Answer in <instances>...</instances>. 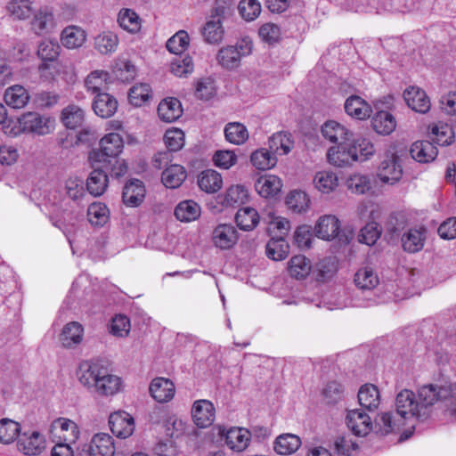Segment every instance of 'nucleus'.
Segmentation results:
<instances>
[{"label":"nucleus","instance_id":"obj_1","mask_svg":"<svg viewBox=\"0 0 456 456\" xmlns=\"http://www.w3.org/2000/svg\"><path fill=\"white\" fill-rule=\"evenodd\" d=\"M79 384L90 394L99 396H112L121 389V379L109 371L99 360H84L76 370Z\"/></svg>","mask_w":456,"mask_h":456},{"label":"nucleus","instance_id":"obj_2","mask_svg":"<svg viewBox=\"0 0 456 456\" xmlns=\"http://www.w3.org/2000/svg\"><path fill=\"white\" fill-rule=\"evenodd\" d=\"M124 142L120 134L110 133L103 136L100 141V149L93 151L90 158L98 164H103L105 167L111 165V161L122 152Z\"/></svg>","mask_w":456,"mask_h":456},{"label":"nucleus","instance_id":"obj_3","mask_svg":"<svg viewBox=\"0 0 456 456\" xmlns=\"http://www.w3.org/2000/svg\"><path fill=\"white\" fill-rule=\"evenodd\" d=\"M252 41L248 37L239 40L235 45H228L218 51L216 59L224 69H233L239 67L240 59L251 53Z\"/></svg>","mask_w":456,"mask_h":456},{"label":"nucleus","instance_id":"obj_4","mask_svg":"<svg viewBox=\"0 0 456 456\" xmlns=\"http://www.w3.org/2000/svg\"><path fill=\"white\" fill-rule=\"evenodd\" d=\"M417 400L420 409L422 420L429 416L433 405L450 397V387H438L437 385H425L418 390Z\"/></svg>","mask_w":456,"mask_h":456},{"label":"nucleus","instance_id":"obj_5","mask_svg":"<svg viewBox=\"0 0 456 456\" xmlns=\"http://www.w3.org/2000/svg\"><path fill=\"white\" fill-rule=\"evenodd\" d=\"M377 175L381 182L394 184L403 175L401 159L394 150L385 152L378 167Z\"/></svg>","mask_w":456,"mask_h":456},{"label":"nucleus","instance_id":"obj_6","mask_svg":"<svg viewBox=\"0 0 456 456\" xmlns=\"http://www.w3.org/2000/svg\"><path fill=\"white\" fill-rule=\"evenodd\" d=\"M354 281L356 287L361 289L362 296L367 293L370 295L364 297L362 303H359V306L368 307L378 303V298L372 293V289L379 284V280L370 267H363L359 269L354 274Z\"/></svg>","mask_w":456,"mask_h":456},{"label":"nucleus","instance_id":"obj_7","mask_svg":"<svg viewBox=\"0 0 456 456\" xmlns=\"http://www.w3.org/2000/svg\"><path fill=\"white\" fill-rule=\"evenodd\" d=\"M395 414L403 420L415 417L422 419L416 395L409 389H403L395 398Z\"/></svg>","mask_w":456,"mask_h":456},{"label":"nucleus","instance_id":"obj_8","mask_svg":"<svg viewBox=\"0 0 456 456\" xmlns=\"http://www.w3.org/2000/svg\"><path fill=\"white\" fill-rule=\"evenodd\" d=\"M329 162L336 167H345L359 160L357 147L352 142L330 147L327 153Z\"/></svg>","mask_w":456,"mask_h":456},{"label":"nucleus","instance_id":"obj_9","mask_svg":"<svg viewBox=\"0 0 456 456\" xmlns=\"http://www.w3.org/2000/svg\"><path fill=\"white\" fill-rule=\"evenodd\" d=\"M109 425L112 434L122 439L130 436L134 430V418L123 411L111 413L109 418Z\"/></svg>","mask_w":456,"mask_h":456},{"label":"nucleus","instance_id":"obj_10","mask_svg":"<svg viewBox=\"0 0 456 456\" xmlns=\"http://www.w3.org/2000/svg\"><path fill=\"white\" fill-rule=\"evenodd\" d=\"M114 446L111 436L102 433L95 435L90 444L82 448V456H113Z\"/></svg>","mask_w":456,"mask_h":456},{"label":"nucleus","instance_id":"obj_11","mask_svg":"<svg viewBox=\"0 0 456 456\" xmlns=\"http://www.w3.org/2000/svg\"><path fill=\"white\" fill-rule=\"evenodd\" d=\"M218 434L224 438V442L229 448L237 452H241L247 448L251 436L248 429L236 427L228 430L218 427Z\"/></svg>","mask_w":456,"mask_h":456},{"label":"nucleus","instance_id":"obj_12","mask_svg":"<svg viewBox=\"0 0 456 456\" xmlns=\"http://www.w3.org/2000/svg\"><path fill=\"white\" fill-rule=\"evenodd\" d=\"M19 123L23 131L34 133L38 135H45L51 132V120L36 112L24 113L20 118Z\"/></svg>","mask_w":456,"mask_h":456},{"label":"nucleus","instance_id":"obj_13","mask_svg":"<svg viewBox=\"0 0 456 456\" xmlns=\"http://www.w3.org/2000/svg\"><path fill=\"white\" fill-rule=\"evenodd\" d=\"M103 167H105L103 164H98L96 161H93V171L86 180L87 191L94 197L103 194L108 187V175Z\"/></svg>","mask_w":456,"mask_h":456},{"label":"nucleus","instance_id":"obj_14","mask_svg":"<svg viewBox=\"0 0 456 456\" xmlns=\"http://www.w3.org/2000/svg\"><path fill=\"white\" fill-rule=\"evenodd\" d=\"M215 407L208 400L196 401L191 409L193 422L200 428L209 427L215 419Z\"/></svg>","mask_w":456,"mask_h":456},{"label":"nucleus","instance_id":"obj_15","mask_svg":"<svg viewBox=\"0 0 456 456\" xmlns=\"http://www.w3.org/2000/svg\"><path fill=\"white\" fill-rule=\"evenodd\" d=\"M403 99L412 110L426 113L429 110L431 103L425 91L416 86H409L403 92Z\"/></svg>","mask_w":456,"mask_h":456},{"label":"nucleus","instance_id":"obj_16","mask_svg":"<svg viewBox=\"0 0 456 456\" xmlns=\"http://www.w3.org/2000/svg\"><path fill=\"white\" fill-rule=\"evenodd\" d=\"M321 131L325 139L337 145L351 141L352 133L335 120L326 121L322 126Z\"/></svg>","mask_w":456,"mask_h":456},{"label":"nucleus","instance_id":"obj_17","mask_svg":"<svg viewBox=\"0 0 456 456\" xmlns=\"http://www.w3.org/2000/svg\"><path fill=\"white\" fill-rule=\"evenodd\" d=\"M346 420L348 428L356 436H364L372 428L370 417L358 409L348 411Z\"/></svg>","mask_w":456,"mask_h":456},{"label":"nucleus","instance_id":"obj_18","mask_svg":"<svg viewBox=\"0 0 456 456\" xmlns=\"http://www.w3.org/2000/svg\"><path fill=\"white\" fill-rule=\"evenodd\" d=\"M52 431L63 442L75 444L79 436V428L77 425L65 418H59L52 424Z\"/></svg>","mask_w":456,"mask_h":456},{"label":"nucleus","instance_id":"obj_19","mask_svg":"<svg viewBox=\"0 0 456 456\" xmlns=\"http://www.w3.org/2000/svg\"><path fill=\"white\" fill-rule=\"evenodd\" d=\"M5 104L15 110L25 108L30 101L28 91L21 85H12L4 93Z\"/></svg>","mask_w":456,"mask_h":456},{"label":"nucleus","instance_id":"obj_20","mask_svg":"<svg viewBox=\"0 0 456 456\" xmlns=\"http://www.w3.org/2000/svg\"><path fill=\"white\" fill-rule=\"evenodd\" d=\"M214 244L222 249L231 248L238 240V232L232 224L217 225L212 233Z\"/></svg>","mask_w":456,"mask_h":456},{"label":"nucleus","instance_id":"obj_21","mask_svg":"<svg viewBox=\"0 0 456 456\" xmlns=\"http://www.w3.org/2000/svg\"><path fill=\"white\" fill-rule=\"evenodd\" d=\"M145 192L144 184L141 180L131 179L123 188V202L128 207H137L143 201Z\"/></svg>","mask_w":456,"mask_h":456},{"label":"nucleus","instance_id":"obj_22","mask_svg":"<svg viewBox=\"0 0 456 456\" xmlns=\"http://www.w3.org/2000/svg\"><path fill=\"white\" fill-rule=\"evenodd\" d=\"M92 108L97 116L102 118H109L116 113L118 101L113 95L106 92L98 94L93 100Z\"/></svg>","mask_w":456,"mask_h":456},{"label":"nucleus","instance_id":"obj_23","mask_svg":"<svg viewBox=\"0 0 456 456\" xmlns=\"http://www.w3.org/2000/svg\"><path fill=\"white\" fill-rule=\"evenodd\" d=\"M84 336V327L77 322H70L64 325L59 339L65 348H75L81 344Z\"/></svg>","mask_w":456,"mask_h":456},{"label":"nucleus","instance_id":"obj_24","mask_svg":"<svg viewBox=\"0 0 456 456\" xmlns=\"http://www.w3.org/2000/svg\"><path fill=\"white\" fill-rule=\"evenodd\" d=\"M150 394L159 403L170 401L175 395V385L165 378H155L152 379L150 387Z\"/></svg>","mask_w":456,"mask_h":456},{"label":"nucleus","instance_id":"obj_25","mask_svg":"<svg viewBox=\"0 0 456 456\" xmlns=\"http://www.w3.org/2000/svg\"><path fill=\"white\" fill-rule=\"evenodd\" d=\"M339 220L331 215L321 216L314 227L315 234L318 238L330 240L339 234Z\"/></svg>","mask_w":456,"mask_h":456},{"label":"nucleus","instance_id":"obj_26","mask_svg":"<svg viewBox=\"0 0 456 456\" xmlns=\"http://www.w3.org/2000/svg\"><path fill=\"white\" fill-rule=\"evenodd\" d=\"M45 438L37 431L29 436L24 434L18 440V448L26 455H38L45 449Z\"/></svg>","mask_w":456,"mask_h":456},{"label":"nucleus","instance_id":"obj_27","mask_svg":"<svg viewBox=\"0 0 456 456\" xmlns=\"http://www.w3.org/2000/svg\"><path fill=\"white\" fill-rule=\"evenodd\" d=\"M159 118L167 123L176 121L183 114L180 101L174 97L162 100L158 106Z\"/></svg>","mask_w":456,"mask_h":456},{"label":"nucleus","instance_id":"obj_28","mask_svg":"<svg viewBox=\"0 0 456 456\" xmlns=\"http://www.w3.org/2000/svg\"><path fill=\"white\" fill-rule=\"evenodd\" d=\"M425 228H411L405 232L402 236V246L404 251L416 253L420 251L426 240Z\"/></svg>","mask_w":456,"mask_h":456},{"label":"nucleus","instance_id":"obj_29","mask_svg":"<svg viewBox=\"0 0 456 456\" xmlns=\"http://www.w3.org/2000/svg\"><path fill=\"white\" fill-rule=\"evenodd\" d=\"M411 156L419 163L433 161L437 156V149L429 141H417L412 143L410 150Z\"/></svg>","mask_w":456,"mask_h":456},{"label":"nucleus","instance_id":"obj_30","mask_svg":"<svg viewBox=\"0 0 456 456\" xmlns=\"http://www.w3.org/2000/svg\"><path fill=\"white\" fill-rule=\"evenodd\" d=\"M281 180L273 175H265L260 176L256 183V191L264 198L276 196L281 190Z\"/></svg>","mask_w":456,"mask_h":456},{"label":"nucleus","instance_id":"obj_31","mask_svg":"<svg viewBox=\"0 0 456 456\" xmlns=\"http://www.w3.org/2000/svg\"><path fill=\"white\" fill-rule=\"evenodd\" d=\"M346 112L359 120L369 118L371 114V107L360 96L351 95L345 102Z\"/></svg>","mask_w":456,"mask_h":456},{"label":"nucleus","instance_id":"obj_32","mask_svg":"<svg viewBox=\"0 0 456 456\" xmlns=\"http://www.w3.org/2000/svg\"><path fill=\"white\" fill-rule=\"evenodd\" d=\"M377 432L382 436L394 433L404 425V420L398 417L395 412L386 411L378 416L375 419Z\"/></svg>","mask_w":456,"mask_h":456},{"label":"nucleus","instance_id":"obj_33","mask_svg":"<svg viewBox=\"0 0 456 456\" xmlns=\"http://www.w3.org/2000/svg\"><path fill=\"white\" fill-rule=\"evenodd\" d=\"M358 401L362 408L370 411H375L380 403L378 387L372 384L362 386L358 392Z\"/></svg>","mask_w":456,"mask_h":456},{"label":"nucleus","instance_id":"obj_34","mask_svg":"<svg viewBox=\"0 0 456 456\" xmlns=\"http://www.w3.org/2000/svg\"><path fill=\"white\" fill-rule=\"evenodd\" d=\"M269 150L274 154L286 155L294 147V141L289 133L279 132L273 134L268 142Z\"/></svg>","mask_w":456,"mask_h":456},{"label":"nucleus","instance_id":"obj_35","mask_svg":"<svg viewBox=\"0 0 456 456\" xmlns=\"http://www.w3.org/2000/svg\"><path fill=\"white\" fill-rule=\"evenodd\" d=\"M86 39L85 30L77 26L65 28L61 35V41L63 46L69 49H76L83 45Z\"/></svg>","mask_w":456,"mask_h":456},{"label":"nucleus","instance_id":"obj_36","mask_svg":"<svg viewBox=\"0 0 456 456\" xmlns=\"http://www.w3.org/2000/svg\"><path fill=\"white\" fill-rule=\"evenodd\" d=\"M110 74L104 70H94L85 79V87L94 94H102L107 89Z\"/></svg>","mask_w":456,"mask_h":456},{"label":"nucleus","instance_id":"obj_37","mask_svg":"<svg viewBox=\"0 0 456 456\" xmlns=\"http://www.w3.org/2000/svg\"><path fill=\"white\" fill-rule=\"evenodd\" d=\"M373 130L379 134H390L396 127L394 116L387 111H378L371 118Z\"/></svg>","mask_w":456,"mask_h":456},{"label":"nucleus","instance_id":"obj_38","mask_svg":"<svg viewBox=\"0 0 456 456\" xmlns=\"http://www.w3.org/2000/svg\"><path fill=\"white\" fill-rule=\"evenodd\" d=\"M198 184L202 191L208 193H214L221 189L223 179L221 175L216 170L207 169L199 175Z\"/></svg>","mask_w":456,"mask_h":456},{"label":"nucleus","instance_id":"obj_39","mask_svg":"<svg viewBox=\"0 0 456 456\" xmlns=\"http://www.w3.org/2000/svg\"><path fill=\"white\" fill-rule=\"evenodd\" d=\"M186 178V171L181 165H170L161 175L163 184L171 189L178 188Z\"/></svg>","mask_w":456,"mask_h":456},{"label":"nucleus","instance_id":"obj_40","mask_svg":"<svg viewBox=\"0 0 456 456\" xmlns=\"http://www.w3.org/2000/svg\"><path fill=\"white\" fill-rule=\"evenodd\" d=\"M61 120L69 129L81 127L86 120L85 111L77 105H69L61 112Z\"/></svg>","mask_w":456,"mask_h":456},{"label":"nucleus","instance_id":"obj_41","mask_svg":"<svg viewBox=\"0 0 456 456\" xmlns=\"http://www.w3.org/2000/svg\"><path fill=\"white\" fill-rule=\"evenodd\" d=\"M301 445L299 436L293 434L280 435L274 442V450L281 455H289L295 452Z\"/></svg>","mask_w":456,"mask_h":456},{"label":"nucleus","instance_id":"obj_42","mask_svg":"<svg viewBox=\"0 0 456 456\" xmlns=\"http://www.w3.org/2000/svg\"><path fill=\"white\" fill-rule=\"evenodd\" d=\"M235 222L240 230L251 231L257 225L259 215L253 208H242L238 210Z\"/></svg>","mask_w":456,"mask_h":456},{"label":"nucleus","instance_id":"obj_43","mask_svg":"<svg viewBox=\"0 0 456 456\" xmlns=\"http://www.w3.org/2000/svg\"><path fill=\"white\" fill-rule=\"evenodd\" d=\"M54 26L53 14L47 10H40L31 20V29L37 35L49 32Z\"/></svg>","mask_w":456,"mask_h":456},{"label":"nucleus","instance_id":"obj_44","mask_svg":"<svg viewBox=\"0 0 456 456\" xmlns=\"http://www.w3.org/2000/svg\"><path fill=\"white\" fill-rule=\"evenodd\" d=\"M175 216L182 222L194 221L200 216V207L193 200L182 201L175 207Z\"/></svg>","mask_w":456,"mask_h":456},{"label":"nucleus","instance_id":"obj_45","mask_svg":"<svg viewBox=\"0 0 456 456\" xmlns=\"http://www.w3.org/2000/svg\"><path fill=\"white\" fill-rule=\"evenodd\" d=\"M311 270V262L305 256H294L289 262V272L290 275L296 279L306 278Z\"/></svg>","mask_w":456,"mask_h":456},{"label":"nucleus","instance_id":"obj_46","mask_svg":"<svg viewBox=\"0 0 456 456\" xmlns=\"http://www.w3.org/2000/svg\"><path fill=\"white\" fill-rule=\"evenodd\" d=\"M65 190L68 197L77 205H84L86 192L84 188V181L77 177H69L65 182Z\"/></svg>","mask_w":456,"mask_h":456},{"label":"nucleus","instance_id":"obj_47","mask_svg":"<svg viewBox=\"0 0 456 456\" xmlns=\"http://www.w3.org/2000/svg\"><path fill=\"white\" fill-rule=\"evenodd\" d=\"M225 139L233 144H242L248 138L247 127L240 122L228 123L224 127Z\"/></svg>","mask_w":456,"mask_h":456},{"label":"nucleus","instance_id":"obj_48","mask_svg":"<svg viewBox=\"0 0 456 456\" xmlns=\"http://www.w3.org/2000/svg\"><path fill=\"white\" fill-rule=\"evenodd\" d=\"M250 161L257 169L267 170L276 165L277 159L270 150L259 149L251 154Z\"/></svg>","mask_w":456,"mask_h":456},{"label":"nucleus","instance_id":"obj_49","mask_svg":"<svg viewBox=\"0 0 456 456\" xmlns=\"http://www.w3.org/2000/svg\"><path fill=\"white\" fill-rule=\"evenodd\" d=\"M248 198V190L243 185H232L225 192L222 203L226 207H235L244 204Z\"/></svg>","mask_w":456,"mask_h":456},{"label":"nucleus","instance_id":"obj_50","mask_svg":"<svg viewBox=\"0 0 456 456\" xmlns=\"http://www.w3.org/2000/svg\"><path fill=\"white\" fill-rule=\"evenodd\" d=\"M118 45V36L110 31L103 32L94 38V47L102 54L116 51Z\"/></svg>","mask_w":456,"mask_h":456},{"label":"nucleus","instance_id":"obj_51","mask_svg":"<svg viewBox=\"0 0 456 456\" xmlns=\"http://www.w3.org/2000/svg\"><path fill=\"white\" fill-rule=\"evenodd\" d=\"M87 218L92 225L102 227L109 221V209L102 203H93L87 208Z\"/></svg>","mask_w":456,"mask_h":456},{"label":"nucleus","instance_id":"obj_52","mask_svg":"<svg viewBox=\"0 0 456 456\" xmlns=\"http://www.w3.org/2000/svg\"><path fill=\"white\" fill-rule=\"evenodd\" d=\"M289 248L284 239H271L266 244V256L274 261L282 260L287 257Z\"/></svg>","mask_w":456,"mask_h":456},{"label":"nucleus","instance_id":"obj_53","mask_svg":"<svg viewBox=\"0 0 456 456\" xmlns=\"http://www.w3.org/2000/svg\"><path fill=\"white\" fill-rule=\"evenodd\" d=\"M59 43L52 39H44L37 47V56L44 61H53L60 55Z\"/></svg>","mask_w":456,"mask_h":456},{"label":"nucleus","instance_id":"obj_54","mask_svg":"<svg viewBox=\"0 0 456 456\" xmlns=\"http://www.w3.org/2000/svg\"><path fill=\"white\" fill-rule=\"evenodd\" d=\"M201 34L208 44H218L224 37V29L220 20H209L202 28Z\"/></svg>","mask_w":456,"mask_h":456},{"label":"nucleus","instance_id":"obj_55","mask_svg":"<svg viewBox=\"0 0 456 456\" xmlns=\"http://www.w3.org/2000/svg\"><path fill=\"white\" fill-rule=\"evenodd\" d=\"M310 200L302 191H293L286 198V204L295 213L305 212L309 208Z\"/></svg>","mask_w":456,"mask_h":456},{"label":"nucleus","instance_id":"obj_56","mask_svg":"<svg viewBox=\"0 0 456 456\" xmlns=\"http://www.w3.org/2000/svg\"><path fill=\"white\" fill-rule=\"evenodd\" d=\"M118 22L121 28L131 33L139 31L141 28L139 16L130 9H123L119 12Z\"/></svg>","mask_w":456,"mask_h":456},{"label":"nucleus","instance_id":"obj_57","mask_svg":"<svg viewBox=\"0 0 456 456\" xmlns=\"http://www.w3.org/2000/svg\"><path fill=\"white\" fill-rule=\"evenodd\" d=\"M193 68L192 59L189 55L175 56L170 63L171 72L179 77H187L193 71Z\"/></svg>","mask_w":456,"mask_h":456},{"label":"nucleus","instance_id":"obj_58","mask_svg":"<svg viewBox=\"0 0 456 456\" xmlns=\"http://www.w3.org/2000/svg\"><path fill=\"white\" fill-rule=\"evenodd\" d=\"M314 181L315 187L323 193H329L338 186V177L332 172H318Z\"/></svg>","mask_w":456,"mask_h":456},{"label":"nucleus","instance_id":"obj_59","mask_svg":"<svg viewBox=\"0 0 456 456\" xmlns=\"http://www.w3.org/2000/svg\"><path fill=\"white\" fill-rule=\"evenodd\" d=\"M189 45V35L184 30H180L171 37L167 42V49L176 56L181 55Z\"/></svg>","mask_w":456,"mask_h":456},{"label":"nucleus","instance_id":"obj_60","mask_svg":"<svg viewBox=\"0 0 456 456\" xmlns=\"http://www.w3.org/2000/svg\"><path fill=\"white\" fill-rule=\"evenodd\" d=\"M20 433V425L18 422L9 419L0 420V442L10 444L13 442Z\"/></svg>","mask_w":456,"mask_h":456},{"label":"nucleus","instance_id":"obj_61","mask_svg":"<svg viewBox=\"0 0 456 456\" xmlns=\"http://www.w3.org/2000/svg\"><path fill=\"white\" fill-rule=\"evenodd\" d=\"M316 270L318 272V281H325L330 279L338 271V263L336 258L330 256L322 259L316 265Z\"/></svg>","mask_w":456,"mask_h":456},{"label":"nucleus","instance_id":"obj_62","mask_svg":"<svg viewBox=\"0 0 456 456\" xmlns=\"http://www.w3.org/2000/svg\"><path fill=\"white\" fill-rule=\"evenodd\" d=\"M151 92V87L148 84L135 85L129 90V102L134 106H141L149 100Z\"/></svg>","mask_w":456,"mask_h":456},{"label":"nucleus","instance_id":"obj_63","mask_svg":"<svg viewBox=\"0 0 456 456\" xmlns=\"http://www.w3.org/2000/svg\"><path fill=\"white\" fill-rule=\"evenodd\" d=\"M240 16L247 21L256 19L261 12V4L257 0H241L238 6Z\"/></svg>","mask_w":456,"mask_h":456},{"label":"nucleus","instance_id":"obj_64","mask_svg":"<svg viewBox=\"0 0 456 456\" xmlns=\"http://www.w3.org/2000/svg\"><path fill=\"white\" fill-rule=\"evenodd\" d=\"M322 395L326 403L336 404L344 397V387L337 381H330L323 388Z\"/></svg>","mask_w":456,"mask_h":456}]
</instances>
